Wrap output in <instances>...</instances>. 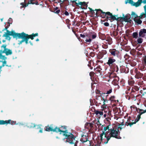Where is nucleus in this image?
I'll use <instances>...</instances> for the list:
<instances>
[{
	"instance_id": "1",
	"label": "nucleus",
	"mask_w": 146,
	"mask_h": 146,
	"mask_svg": "<svg viewBox=\"0 0 146 146\" xmlns=\"http://www.w3.org/2000/svg\"><path fill=\"white\" fill-rule=\"evenodd\" d=\"M45 130L48 131H53L57 132H60V134H61V132H62L63 135L65 136V138L66 139V142H68L71 144H74V146H76V143H77V141L75 140L74 135L71 133L68 132L66 130L65 131H62L59 128L57 127H56L54 129H53L52 126L46 127Z\"/></svg>"
},
{
	"instance_id": "2",
	"label": "nucleus",
	"mask_w": 146,
	"mask_h": 146,
	"mask_svg": "<svg viewBox=\"0 0 146 146\" xmlns=\"http://www.w3.org/2000/svg\"><path fill=\"white\" fill-rule=\"evenodd\" d=\"M110 127V126L104 127V131L100 135L101 141L104 143H107L110 138L108 131H109Z\"/></svg>"
},
{
	"instance_id": "3",
	"label": "nucleus",
	"mask_w": 146,
	"mask_h": 146,
	"mask_svg": "<svg viewBox=\"0 0 146 146\" xmlns=\"http://www.w3.org/2000/svg\"><path fill=\"white\" fill-rule=\"evenodd\" d=\"M110 126L109 131H109V135L110 136V138L111 137H113L118 139H120L121 138L119 136V132L118 129L116 128L117 127L115 126L114 127H113L112 128H111V126Z\"/></svg>"
},
{
	"instance_id": "4",
	"label": "nucleus",
	"mask_w": 146,
	"mask_h": 146,
	"mask_svg": "<svg viewBox=\"0 0 146 146\" xmlns=\"http://www.w3.org/2000/svg\"><path fill=\"white\" fill-rule=\"evenodd\" d=\"M97 12L96 13V15H97V12L99 11H100L101 12V16L102 18H104L106 16V18L109 20L111 22L113 21L116 19V17L113 15L109 12H108L106 13L103 12L100 9L96 10Z\"/></svg>"
},
{
	"instance_id": "5",
	"label": "nucleus",
	"mask_w": 146,
	"mask_h": 146,
	"mask_svg": "<svg viewBox=\"0 0 146 146\" xmlns=\"http://www.w3.org/2000/svg\"><path fill=\"white\" fill-rule=\"evenodd\" d=\"M21 35H22V34H19V33H16L14 31H9L7 30L6 32L5 33L3 36L5 37L6 39L10 40V38L9 37L10 35L13 36L14 38H16L17 39V37H19Z\"/></svg>"
},
{
	"instance_id": "6",
	"label": "nucleus",
	"mask_w": 146,
	"mask_h": 146,
	"mask_svg": "<svg viewBox=\"0 0 146 146\" xmlns=\"http://www.w3.org/2000/svg\"><path fill=\"white\" fill-rule=\"evenodd\" d=\"M7 45L5 44L1 46V50H0L1 53H5L6 55H11L12 53L11 50L6 48Z\"/></svg>"
},
{
	"instance_id": "7",
	"label": "nucleus",
	"mask_w": 146,
	"mask_h": 146,
	"mask_svg": "<svg viewBox=\"0 0 146 146\" xmlns=\"http://www.w3.org/2000/svg\"><path fill=\"white\" fill-rule=\"evenodd\" d=\"M145 13H142L141 15L137 18L134 19V21L138 24H141L142 23V21L140 19H142L144 17H146V5L144 7Z\"/></svg>"
},
{
	"instance_id": "8",
	"label": "nucleus",
	"mask_w": 146,
	"mask_h": 146,
	"mask_svg": "<svg viewBox=\"0 0 146 146\" xmlns=\"http://www.w3.org/2000/svg\"><path fill=\"white\" fill-rule=\"evenodd\" d=\"M19 34H22V35H20V36L19 37H17V39L22 38L24 39V40H25V41L26 44H27L28 43V35L25 34L23 32L21 33H19Z\"/></svg>"
},
{
	"instance_id": "9",
	"label": "nucleus",
	"mask_w": 146,
	"mask_h": 146,
	"mask_svg": "<svg viewBox=\"0 0 146 146\" xmlns=\"http://www.w3.org/2000/svg\"><path fill=\"white\" fill-rule=\"evenodd\" d=\"M80 140L83 143L87 142L88 145H91L90 141L87 140V139L86 136H82V138H81Z\"/></svg>"
},
{
	"instance_id": "10",
	"label": "nucleus",
	"mask_w": 146,
	"mask_h": 146,
	"mask_svg": "<svg viewBox=\"0 0 146 146\" xmlns=\"http://www.w3.org/2000/svg\"><path fill=\"white\" fill-rule=\"evenodd\" d=\"M110 52L111 54L113 56H117L119 53V51L116 50L115 49H110Z\"/></svg>"
},
{
	"instance_id": "11",
	"label": "nucleus",
	"mask_w": 146,
	"mask_h": 146,
	"mask_svg": "<svg viewBox=\"0 0 146 146\" xmlns=\"http://www.w3.org/2000/svg\"><path fill=\"white\" fill-rule=\"evenodd\" d=\"M115 61V60L112 58H109L108 62L107 64L109 65L110 66L112 65L113 64Z\"/></svg>"
},
{
	"instance_id": "12",
	"label": "nucleus",
	"mask_w": 146,
	"mask_h": 146,
	"mask_svg": "<svg viewBox=\"0 0 146 146\" xmlns=\"http://www.w3.org/2000/svg\"><path fill=\"white\" fill-rule=\"evenodd\" d=\"M146 33V30L143 29L141 30L139 33V36L141 37H144Z\"/></svg>"
},
{
	"instance_id": "13",
	"label": "nucleus",
	"mask_w": 146,
	"mask_h": 146,
	"mask_svg": "<svg viewBox=\"0 0 146 146\" xmlns=\"http://www.w3.org/2000/svg\"><path fill=\"white\" fill-rule=\"evenodd\" d=\"M142 0H138V1L136 3H135L133 2V3L132 5L135 6L136 7H138L140 5Z\"/></svg>"
},
{
	"instance_id": "14",
	"label": "nucleus",
	"mask_w": 146,
	"mask_h": 146,
	"mask_svg": "<svg viewBox=\"0 0 146 146\" xmlns=\"http://www.w3.org/2000/svg\"><path fill=\"white\" fill-rule=\"evenodd\" d=\"M143 110L142 109H141L140 110V111L141 112L140 113V114L139 115H138L137 116V119H136V122H137L138 121H139V119H140L141 118V115L143 113H145L146 112V110H145L143 112H141Z\"/></svg>"
},
{
	"instance_id": "15",
	"label": "nucleus",
	"mask_w": 146,
	"mask_h": 146,
	"mask_svg": "<svg viewBox=\"0 0 146 146\" xmlns=\"http://www.w3.org/2000/svg\"><path fill=\"white\" fill-rule=\"evenodd\" d=\"M96 114L98 116H100L102 115L103 114V111H100L98 110H96L95 111Z\"/></svg>"
},
{
	"instance_id": "16",
	"label": "nucleus",
	"mask_w": 146,
	"mask_h": 146,
	"mask_svg": "<svg viewBox=\"0 0 146 146\" xmlns=\"http://www.w3.org/2000/svg\"><path fill=\"white\" fill-rule=\"evenodd\" d=\"M38 33H36L35 34H33L32 35H29L28 36V38H30L32 40H33L34 39L33 37H35V36H38Z\"/></svg>"
},
{
	"instance_id": "17",
	"label": "nucleus",
	"mask_w": 146,
	"mask_h": 146,
	"mask_svg": "<svg viewBox=\"0 0 146 146\" xmlns=\"http://www.w3.org/2000/svg\"><path fill=\"white\" fill-rule=\"evenodd\" d=\"M10 120H5V121L3 120H0V125H3L5 124H7L9 123Z\"/></svg>"
},
{
	"instance_id": "18",
	"label": "nucleus",
	"mask_w": 146,
	"mask_h": 146,
	"mask_svg": "<svg viewBox=\"0 0 146 146\" xmlns=\"http://www.w3.org/2000/svg\"><path fill=\"white\" fill-rule=\"evenodd\" d=\"M122 19L124 21L126 22H129V21H131L129 17H128L127 16L122 18Z\"/></svg>"
},
{
	"instance_id": "19",
	"label": "nucleus",
	"mask_w": 146,
	"mask_h": 146,
	"mask_svg": "<svg viewBox=\"0 0 146 146\" xmlns=\"http://www.w3.org/2000/svg\"><path fill=\"white\" fill-rule=\"evenodd\" d=\"M131 17L132 18H133V19L135 18H137L138 17L137 15L134 12H132L131 13Z\"/></svg>"
},
{
	"instance_id": "20",
	"label": "nucleus",
	"mask_w": 146,
	"mask_h": 146,
	"mask_svg": "<svg viewBox=\"0 0 146 146\" xmlns=\"http://www.w3.org/2000/svg\"><path fill=\"white\" fill-rule=\"evenodd\" d=\"M105 103H104L103 104V105H102L101 106V108H102V109L101 110L103 111L104 110H105L107 109L106 108V106L105 105Z\"/></svg>"
},
{
	"instance_id": "21",
	"label": "nucleus",
	"mask_w": 146,
	"mask_h": 146,
	"mask_svg": "<svg viewBox=\"0 0 146 146\" xmlns=\"http://www.w3.org/2000/svg\"><path fill=\"white\" fill-rule=\"evenodd\" d=\"M127 3H129L132 5L133 3V1L131 0H126L125 1V3L127 4Z\"/></svg>"
},
{
	"instance_id": "22",
	"label": "nucleus",
	"mask_w": 146,
	"mask_h": 146,
	"mask_svg": "<svg viewBox=\"0 0 146 146\" xmlns=\"http://www.w3.org/2000/svg\"><path fill=\"white\" fill-rule=\"evenodd\" d=\"M21 5H22V6H21V8H22L23 7H25L27 6H28V4H24L23 3H21Z\"/></svg>"
},
{
	"instance_id": "23",
	"label": "nucleus",
	"mask_w": 146,
	"mask_h": 146,
	"mask_svg": "<svg viewBox=\"0 0 146 146\" xmlns=\"http://www.w3.org/2000/svg\"><path fill=\"white\" fill-rule=\"evenodd\" d=\"M115 97L113 96H112L110 97V100L111 102H115L116 101L114 100Z\"/></svg>"
},
{
	"instance_id": "24",
	"label": "nucleus",
	"mask_w": 146,
	"mask_h": 146,
	"mask_svg": "<svg viewBox=\"0 0 146 146\" xmlns=\"http://www.w3.org/2000/svg\"><path fill=\"white\" fill-rule=\"evenodd\" d=\"M35 126V125L32 123H29L28 124V127L30 128L33 127Z\"/></svg>"
},
{
	"instance_id": "25",
	"label": "nucleus",
	"mask_w": 146,
	"mask_h": 146,
	"mask_svg": "<svg viewBox=\"0 0 146 146\" xmlns=\"http://www.w3.org/2000/svg\"><path fill=\"white\" fill-rule=\"evenodd\" d=\"M138 34L137 33H133V36L134 38H137Z\"/></svg>"
},
{
	"instance_id": "26",
	"label": "nucleus",
	"mask_w": 146,
	"mask_h": 146,
	"mask_svg": "<svg viewBox=\"0 0 146 146\" xmlns=\"http://www.w3.org/2000/svg\"><path fill=\"white\" fill-rule=\"evenodd\" d=\"M89 36L90 37V38H92V39H94L96 38V35L95 34H94L92 35H90Z\"/></svg>"
},
{
	"instance_id": "27",
	"label": "nucleus",
	"mask_w": 146,
	"mask_h": 146,
	"mask_svg": "<svg viewBox=\"0 0 146 146\" xmlns=\"http://www.w3.org/2000/svg\"><path fill=\"white\" fill-rule=\"evenodd\" d=\"M37 129H39V132L42 133V132L43 129L42 128H40V127L39 125H38L37 126Z\"/></svg>"
},
{
	"instance_id": "28",
	"label": "nucleus",
	"mask_w": 146,
	"mask_h": 146,
	"mask_svg": "<svg viewBox=\"0 0 146 146\" xmlns=\"http://www.w3.org/2000/svg\"><path fill=\"white\" fill-rule=\"evenodd\" d=\"M0 58L2 59L3 60H5L7 58L5 56L2 55L1 54H0Z\"/></svg>"
},
{
	"instance_id": "29",
	"label": "nucleus",
	"mask_w": 146,
	"mask_h": 146,
	"mask_svg": "<svg viewBox=\"0 0 146 146\" xmlns=\"http://www.w3.org/2000/svg\"><path fill=\"white\" fill-rule=\"evenodd\" d=\"M10 120L9 121V123H10L11 124L13 125V124H16L15 123L16 122L14 121H11V120Z\"/></svg>"
},
{
	"instance_id": "30",
	"label": "nucleus",
	"mask_w": 146,
	"mask_h": 146,
	"mask_svg": "<svg viewBox=\"0 0 146 146\" xmlns=\"http://www.w3.org/2000/svg\"><path fill=\"white\" fill-rule=\"evenodd\" d=\"M78 4L80 5H83L84 6H86V5L85 2H80L78 3Z\"/></svg>"
},
{
	"instance_id": "31",
	"label": "nucleus",
	"mask_w": 146,
	"mask_h": 146,
	"mask_svg": "<svg viewBox=\"0 0 146 146\" xmlns=\"http://www.w3.org/2000/svg\"><path fill=\"white\" fill-rule=\"evenodd\" d=\"M3 64L2 66H0V69L2 67L4 66L5 64H6V62L4 61L2 62Z\"/></svg>"
},
{
	"instance_id": "32",
	"label": "nucleus",
	"mask_w": 146,
	"mask_h": 146,
	"mask_svg": "<svg viewBox=\"0 0 146 146\" xmlns=\"http://www.w3.org/2000/svg\"><path fill=\"white\" fill-rule=\"evenodd\" d=\"M143 39L141 38H139L137 39V42L139 43H141L142 42Z\"/></svg>"
},
{
	"instance_id": "33",
	"label": "nucleus",
	"mask_w": 146,
	"mask_h": 146,
	"mask_svg": "<svg viewBox=\"0 0 146 146\" xmlns=\"http://www.w3.org/2000/svg\"><path fill=\"white\" fill-rule=\"evenodd\" d=\"M91 38L89 36V39H86V41L87 42H90L92 41Z\"/></svg>"
},
{
	"instance_id": "34",
	"label": "nucleus",
	"mask_w": 146,
	"mask_h": 146,
	"mask_svg": "<svg viewBox=\"0 0 146 146\" xmlns=\"http://www.w3.org/2000/svg\"><path fill=\"white\" fill-rule=\"evenodd\" d=\"M12 22V19L11 18H10L8 20V22L9 23H11Z\"/></svg>"
},
{
	"instance_id": "35",
	"label": "nucleus",
	"mask_w": 146,
	"mask_h": 146,
	"mask_svg": "<svg viewBox=\"0 0 146 146\" xmlns=\"http://www.w3.org/2000/svg\"><path fill=\"white\" fill-rule=\"evenodd\" d=\"M112 92V90L111 89L109 91H107L106 94H110Z\"/></svg>"
},
{
	"instance_id": "36",
	"label": "nucleus",
	"mask_w": 146,
	"mask_h": 146,
	"mask_svg": "<svg viewBox=\"0 0 146 146\" xmlns=\"http://www.w3.org/2000/svg\"><path fill=\"white\" fill-rule=\"evenodd\" d=\"M25 40H24V39H23V40H21V41H20L19 42V44H21L23 42H24L25 41Z\"/></svg>"
},
{
	"instance_id": "37",
	"label": "nucleus",
	"mask_w": 146,
	"mask_h": 146,
	"mask_svg": "<svg viewBox=\"0 0 146 146\" xmlns=\"http://www.w3.org/2000/svg\"><path fill=\"white\" fill-rule=\"evenodd\" d=\"M104 25L106 26H108L109 25V23L107 22H106L104 23Z\"/></svg>"
},
{
	"instance_id": "38",
	"label": "nucleus",
	"mask_w": 146,
	"mask_h": 146,
	"mask_svg": "<svg viewBox=\"0 0 146 146\" xmlns=\"http://www.w3.org/2000/svg\"><path fill=\"white\" fill-rule=\"evenodd\" d=\"M94 74L93 72H90V76H92Z\"/></svg>"
},
{
	"instance_id": "39",
	"label": "nucleus",
	"mask_w": 146,
	"mask_h": 146,
	"mask_svg": "<svg viewBox=\"0 0 146 146\" xmlns=\"http://www.w3.org/2000/svg\"><path fill=\"white\" fill-rule=\"evenodd\" d=\"M64 14L66 15H69V13H68L67 11H66L64 13Z\"/></svg>"
},
{
	"instance_id": "40",
	"label": "nucleus",
	"mask_w": 146,
	"mask_h": 146,
	"mask_svg": "<svg viewBox=\"0 0 146 146\" xmlns=\"http://www.w3.org/2000/svg\"><path fill=\"white\" fill-rule=\"evenodd\" d=\"M60 11V10H58L56 11V13L58 14L59 13Z\"/></svg>"
},
{
	"instance_id": "41",
	"label": "nucleus",
	"mask_w": 146,
	"mask_h": 146,
	"mask_svg": "<svg viewBox=\"0 0 146 146\" xmlns=\"http://www.w3.org/2000/svg\"><path fill=\"white\" fill-rule=\"evenodd\" d=\"M144 62L145 64H146V56L145 57V58L144 59Z\"/></svg>"
},
{
	"instance_id": "42",
	"label": "nucleus",
	"mask_w": 146,
	"mask_h": 146,
	"mask_svg": "<svg viewBox=\"0 0 146 146\" xmlns=\"http://www.w3.org/2000/svg\"><path fill=\"white\" fill-rule=\"evenodd\" d=\"M81 37L84 38L85 36L84 35H83L82 34H81L80 35Z\"/></svg>"
},
{
	"instance_id": "43",
	"label": "nucleus",
	"mask_w": 146,
	"mask_h": 146,
	"mask_svg": "<svg viewBox=\"0 0 146 146\" xmlns=\"http://www.w3.org/2000/svg\"><path fill=\"white\" fill-rule=\"evenodd\" d=\"M131 124V123H129L128 124H127V123H126V125H129L130 126H131L133 123H132Z\"/></svg>"
},
{
	"instance_id": "44",
	"label": "nucleus",
	"mask_w": 146,
	"mask_h": 146,
	"mask_svg": "<svg viewBox=\"0 0 146 146\" xmlns=\"http://www.w3.org/2000/svg\"><path fill=\"white\" fill-rule=\"evenodd\" d=\"M107 109H106V110H104L103 111H104V112H105V113H106L107 112Z\"/></svg>"
},
{
	"instance_id": "45",
	"label": "nucleus",
	"mask_w": 146,
	"mask_h": 146,
	"mask_svg": "<svg viewBox=\"0 0 146 146\" xmlns=\"http://www.w3.org/2000/svg\"><path fill=\"white\" fill-rule=\"evenodd\" d=\"M143 3H146V0L143 1Z\"/></svg>"
},
{
	"instance_id": "46",
	"label": "nucleus",
	"mask_w": 146,
	"mask_h": 146,
	"mask_svg": "<svg viewBox=\"0 0 146 146\" xmlns=\"http://www.w3.org/2000/svg\"><path fill=\"white\" fill-rule=\"evenodd\" d=\"M103 100L104 101V102H103V104H104V103H105V102H106V100H105L104 98L103 99Z\"/></svg>"
},
{
	"instance_id": "47",
	"label": "nucleus",
	"mask_w": 146,
	"mask_h": 146,
	"mask_svg": "<svg viewBox=\"0 0 146 146\" xmlns=\"http://www.w3.org/2000/svg\"><path fill=\"white\" fill-rule=\"evenodd\" d=\"M104 117H106V114H104Z\"/></svg>"
},
{
	"instance_id": "48",
	"label": "nucleus",
	"mask_w": 146,
	"mask_h": 146,
	"mask_svg": "<svg viewBox=\"0 0 146 146\" xmlns=\"http://www.w3.org/2000/svg\"><path fill=\"white\" fill-rule=\"evenodd\" d=\"M97 121L98 122L97 123V124H100V122H99V120H98Z\"/></svg>"
},
{
	"instance_id": "49",
	"label": "nucleus",
	"mask_w": 146,
	"mask_h": 146,
	"mask_svg": "<svg viewBox=\"0 0 146 146\" xmlns=\"http://www.w3.org/2000/svg\"><path fill=\"white\" fill-rule=\"evenodd\" d=\"M39 39H38V38L36 40V41H39Z\"/></svg>"
},
{
	"instance_id": "50",
	"label": "nucleus",
	"mask_w": 146,
	"mask_h": 146,
	"mask_svg": "<svg viewBox=\"0 0 146 146\" xmlns=\"http://www.w3.org/2000/svg\"><path fill=\"white\" fill-rule=\"evenodd\" d=\"M5 40H3V42H5Z\"/></svg>"
},
{
	"instance_id": "51",
	"label": "nucleus",
	"mask_w": 146,
	"mask_h": 146,
	"mask_svg": "<svg viewBox=\"0 0 146 146\" xmlns=\"http://www.w3.org/2000/svg\"><path fill=\"white\" fill-rule=\"evenodd\" d=\"M62 2H63L64 0H60Z\"/></svg>"
},
{
	"instance_id": "52",
	"label": "nucleus",
	"mask_w": 146,
	"mask_h": 146,
	"mask_svg": "<svg viewBox=\"0 0 146 146\" xmlns=\"http://www.w3.org/2000/svg\"><path fill=\"white\" fill-rule=\"evenodd\" d=\"M30 43H31V45H33V44L31 42H30Z\"/></svg>"
},
{
	"instance_id": "53",
	"label": "nucleus",
	"mask_w": 146,
	"mask_h": 146,
	"mask_svg": "<svg viewBox=\"0 0 146 146\" xmlns=\"http://www.w3.org/2000/svg\"><path fill=\"white\" fill-rule=\"evenodd\" d=\"M90 10H92V9H91V8H90Z\"/></svg>"
},
{
	"instance_id": "54",
	"label": "nucleus",
	"mask_w": 146,
	"mask_h": 146,
	"mask_svg": "<svg viewBox=\"0 0 146 146\" xmlns=\"http://www.w3.org/2000/svg\"><path fill=\"white\" fill-rule=\"evenodd\" d=\"M64 128H65V126H64Z\"/></svg>"
},
{
	"instance_id": "55",
	"label": "nucleus",
	"mask_w": 146,
	"mask_h": 146,
	"mask_svg": "<svg viewBox=\"0 0 146 146\" xmlns=\"http://www.w3.org/2000/svg\"><path fill=\"white\" fill-rule=\"evenodd\" d=\"M117 102H118V101H118V100H117Z\"/></svg>"
},
{
	"instance_id": "56",
	"label": "nucleus",
	"mask_w": 146,
	"mask_h": 146,
	"mask_svg": "<svg viewBox=\"0 0 146 146\" xmlns=\"http://www.w3.org/2000/svg\"><path fill=\"white\" fill-rule=\"evenodd\" d=\"M2 62V61H0V62Z\"/></svg>"
}]
</instances>
